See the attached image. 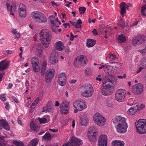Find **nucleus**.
Returning a JSON list of instances; mask_svg holds the SVG:
<instances>
[{
    "label": "nucleus",
    "mask_w": 146,
    "mask_h": 146,
    "mask_svg": "<svg viewBox=\"0 0 146 146\" xmlns=\"http://www.w3.org/2000/svg\"><path fill=\"white\" fill-rule=\"evenodd\" d=\"M117 58L116 57V56L114 54L111 53H109L108 54V56L107 57L106 59H108L110 61H113L115 59Z\"/></svg>",
    "instance_id": "c85d7f7f"
},
{
    "label": "nucleus",
    "mask_w": 146,
    "mask_h": 146,
    "mask_svg": "<svg viewBox=\"0 0 146 146\" xmlns=\"http://www.w3.org/2000/svg\"><path fill=\"white\" fill-rule=\"evenodd\" d=\"M33 71L36 72H39L40 70V66L39 64L32 65Z\"/></svg>",
    "instance_id": "72a5a7b5"
},
{
    "label": "nucleus",
    "mask_w": 146,
    "mask_h": 146,
    "mask_svg": "<svg viewBox=\"0 0 146 146\" xmlns=\"http://www.w3.org/2000/svg\"><path fill=\"white\" fill-rule=\"evenodd\" d=\"M74 65L77 68L80 67L81 66H83V65L81 64L80 62H79V61L77 58L74 61Z\"/></svg>",
    "instance_id": "e433bc0d"
},
{
    "label": "nucleus",
    "mask_w": 146,
    "mask_h": 146,
    "mask_svg": "<svg viewBox=\"0 0 146 146\" xmlns=\"http://www.w3.org/2000/svg\"><path fill=\"white\" fill-rule=\"evenodd\" d=\"M93 93V87L91 84L85 83L82 85L80 88L81 95L85 98L92 97Z\"/></svg>",
    "instance_id": "f03ea898"
},
{
    "label": "nucleus",
    "mask_w": 146,
    "mask_h": 146,
    "mask_svg": "<svg viewBox=\"0 0 146 146\" xmlns=\"http://www.w3.org/2000/svg\"><path fill=\"white\" fill-rule=\"evenodd\" d=\"M101 92L102 95L108 96L111 95L113 91L111 90V86L107 84L102 87Z\"/></svg>",
    "instance_id": "9d476101"
},
{
    "label": "nucleus",
    "mask_w": 146,
    "mask_h": 146,
    "mask_svg": "<svg viewBox=\"0 0 146 146\" xmlns=\"http://www.w3.org/2000/svg\"><path fill=\"white\" fill-rule=\"evenodd\" d=\"M38 120L39 121L40 124L45 123L48 122L46 119L45 118H38Z\"/></svg>",
    "instance_id": "37998d69"
},
{
    "label": "nucleus",
    "mask_w": 146,
    "mask_h": 146,
    "mask_svg": "<svg viewBox=\"0 0 146 146\" xmlns=\"http://www.w3.org/2000/svg\"><path fill=\"white\" fill-rule=\"evenodd\" d=\"M66 82V80H58V83L59 85L62 86L65 85Z\"/></svg>",
    "instance_id": "49530a36"
},
{
    "label": "nucleus",
    "mask_w": 146,
    "mask_h": 146,
    "mask_svg": "<svg viewBox=\"0 0 146 146\" xmlns=\"http://www.w3.org/2000/svg\"><path fill=\"white\" fill-rule=\"evenodd\" d=\"M138 38L141 44L143 42L146 40V37L144 35H142L139 36Z\"/></svg>",
    "instance_id": "79ce46f5"
},
{
    "label": "nucleus",
    "mask_w": 146,
    "mask_h": 146,
    "mask_svg": "<svg viewBox=\"0 0 146 146\" xmlns=\"http://www.w3.org/2000/svg\"><path fill=\"white\" fill-rule=\"evenodd\" d=\"M143 90V86L141 84H138L134 86L133 88V93L137 95L141 94Z\"/></svg>",
    "instance_id": "ddd939ff"
},
{
    "label": "nucleus",
    "mask_w": 146,
    "mask_h": 146,
    "mask_svg": "<svg viewBox=\"0 0 146 146\" xmlns=\"http://www.w3.org/2000/svg\"><path fill=\"white\" fill-rule=\"evenodd\" d=\"M30 128L33 130H35L36 129V127L35 126L34 122L31 121L30 124Z\"/></svg>",
    "instance_id": "8fccbe9b"
},
{
    "label": "nucleus",
    "mask_w": 146,
    "mask_h": 146,
    "mask_svg": "<svg viewBox=\"0 0 146 146\" xmlns=\"http://www.w3.org/2000/svg\"><path fill=\"white\" fill-rule=\"evenodd\" d=\"M49 130L53 132L54 133H56V132H57L58 131V129L55 130L54 129H49Z\"/></svg>",
    "instance_id": "680f3d73"
},
{
    "label": "nucleus",
    "mask_w": 146,
    "mask_h": 146,
    "mask_svg": "<svg viewBox=\"0 0 146 146\" xmlns=\"http://www.w3.org/2000/svg\"><path fill=\"white\" fill-rule=\"evenodd\" d=\"M39 140L38 139L35 138L32 139L30 142L35 146H36Z\"/></svg>",
    "instance_id": "a19ab883"
},
{
    "label": "nucleus",
    "mask_w": 146,
    "mask_h": 146,
    "mask_svg": "<svg viewBox=\"0 0 146 146\" xmlns=\"http://www.w3.org/2000/svg\"><path fill=\"white\" fill-rule=\"evenodd\" d=\"M138 51L141 53L143 55H146V50L145 49V48L143 49L138 50Z\"/></svg>",
    "instance_id": "3c124183"
},
{
    "label": "nucleus",
    "mask_w": 146,
    "mask_h": 146,
    "mask_svg": "<svg viewBox=\"0 0 146 146\" xmlns=\"http://www.w3.org/2000/svg\"><path fill=\"white\" fill-rule=\"evenodd\" d=\"M126 93V92L125 90L122 89L118 90L115 94V100L119 102L124 101L125 100Z\"/></svg>",
    "instance_id": "0eeeda50"
},
{
    "label": "nucleus",
    "mask_w": 146,
    "mask_h": 146,
    "mask_svg": "<svg viewBox=\"0 0 146 146\" xmlns=\"http://www.w3.org/2000/svg\"><path fill=\"white\" fill-rule=\"evenodd\" d=\"M132 44L134 46H136V45H139L140 43L138 38H134L133 39L132 42Z\"/></svg>",
    "instance_id": "ea45409f"
},
{
    "label": "nucleus",
    "mask_w": 146,
    "mask_h": 146,
    "mask_svg": "<svg viewBox=\"0 0 146 146\" xmlns=\"http://www.w3.org/2000/svg\"><path fill=\"white\" fill-rule=\"evenodd\" d=\"M126 77V74H125L123 75V76H117V77L119 78L122 79L123 77L124 78H125Z\"/></svg>",
    "instance_id": "052dcab7"
},
{
    "label": "nucleus",
    "mask_w": 146,
    "mask_h": 146,
    "mask_svg": "<svg viewBox=\"0 0 146 146\" xmlns=\"http://www.w3.org/2000/svg\"><path fill=\"white\" fill-rule=\"evenodd\" d=\"M58 60L54 55H51L50 57V62L52 64L54 65L58 63Z\"/></svg>",
    "instance_id": "cd10ccee"
},
{
    "label": "nucleus",
    "mask_w": 146,
    "mask_h": 146,
    "mask_svg": "<svg viewBox=\"0 0 146 146\" xmlns=\"http://www.w3.org/2000/svg\"><path fill=\"white\" fill-rule=\"evenodd\" d=\"M60 105V103L58 102V101H55V106L58 107Z\"/></svg>",
    "instance_id": "e2e57ef3"
},
{
    "label": "nucleus",
    "mask_w": 146,
    "mask_h": 146,
    "mask_svg": "<svg viewBox=\"0 0 146 146\" xmlns=\"http://www.w3.org/2000/svg\"><path fill=\"white\" fill-rule=\"evenodd\" d=\"M82 23V22L80 19L78 20V21L75 22V27L77 28H80L81 27V24Z\"/></svg>",
    "instance_id": "c03bdc74"
},
{
    "label": "nucleus",
    "mask_w": 146,
    "mask_h": 146,
    "mask_svg": "<svg viewBox=\"0 0 146 146\" xmlns=\"http://www.w3.org/2000/svg\"><path fill=\"white\" fill-rule=\"evenodd\" d=\"M52 106H46V107L43 108V110L42 111L44 112L45 111H50L51 110H52Z\"/></svg>",
    "instance_id": "de8ad7c7"
},
{
    "label": "nucleus",
    "mask_w": 146,
    "mask_h": 146,
    "mask_svg": "<svg viewBox=\"0 0 146 146\" xmlns=\"http://www.w3.org/2000/svg\"><path fill=\"white\" fill-rule=\"evenodd\" d=\"M107 138L106 135H100L98 140V146H107Z\"/></svg>",
    "instance_id": "2eb2a0df"
},
{
    "label": "nucleus",
    "mask_w": 146,
    "mask_h": 146,
    "mask_svg": "<svg viewBox=\"0 0 146 146\" xmlns=\"http://www.w3.org/2000/svg\"><path fill=\"white\" fill-rule=\"evenodd\" d=\"M136 130L139 134L146 133V119H139L135 123Z\"/></svg>",
    "instance_id": "20e7f679"
},
{
    "label": "nucleus",
    "mask_w": 146,
    "mask_h": 146,
    "mask_svg": "<svg viewBox=\"0 0 146 146\" xmlns=\"http://www.w3.org/2000/svg\"><path fill=\"white\" fill-rule=\"evenodd\" d=\"M93 119L94 123L100 127H103L106 124V119L102 114L96 113L93 116Z\"/></svg>",
    "instance_id": "39448f33"
},
{
    "label": "nucleus",
    "mask_w": 146,
    "mask_h": 146,
    "mask_svg": "<svg viewBox=\"0 0 146 146\" xmlns=\"http://www.w3.org/2000/svg\"><path fill=\"white\" fill-rule=\"evenodd\" d=\"M76 82V80L75 79H73L70 80L69 82L70 84H74Z\"/></svg>",
    "instance_id": "4d7b16f0"
},
{
    "label": "nucleus",
    "mask_w": 146,
    "mask_h": 146,
    "mask_svg": "<svg viewBox=\"0 0 146 146\" xmlns=\"http://www.w3.org/2000/svg\"><path fill=\"white\" fill-rule=\"evenodd\" d=\"M9 62L6 60H2L0 62V70H5L9 65Z\"/></svg>",
    "instance_id": "412c9836"
},
{
    "label": "nucleus",
    "mask_w": 146,
    "mask_h": 146,
    "mask_svg": "<svg viewBox=\"0 0 146 146\" xmlns=\"http://www.w3.org/2000/svg\"><path fill=\"white\" fill-rule=\"evenodd\" d=\"M126 120V118L120 115L117 116L113 119V123L117 125L115 128L117 133H124L127 131L128 125Z\"/></svg>",
    "instance_id": "f257e3e1"
},
{
    "label": "nucleus",
    "mask_w": 146,
    "mask_h": 146,
    "mask_svg": "<svg viewBox=\"0 0 146 146\" xmlns=\"http://www.w3.org/2000/svg\"><path fill=\"white\" fill-rule=\"evenodd\" d=\"M79 62L83 66H85L87 63L88 60L86 57L84 55H81L77 58Z\"/></svg>",
    "instance_id": "4be33fe9"
},
{
    "label": "nucleus",
    "mask_w": 146,
    "mask_h": 146,
    "mask_svg": "<svg viewBox=\"0 0 146 146\" xmlns=\"http://www.w3.org/2000/svg\"><path fill=\"white\" fill-rule=\"evenodd\" d=\"M94 133H97V130L94 127H92L89 129L88 132V135Z\"/></svg>",
    "instance_id": "c756f323"
},
{
    "label": "nucleus",
    "mask_w": 146,
    "mask_h": 146,
    "mask_svg": "<svg viewBox=\"0 0 146 146\" xmlns=\"http://www.w3.org/2000/svg\"><path fill=\"white\" fill-rule=\"evenodd\" d=\"M9 104L8 102H7L5 104V108L6 109L8 110L9 107Z\"/></svg>",
    "instance_id": "13d9d810"
},
{
    "label": "nucleus",
    "mask_w": 146,
    "mask_h": 146,
    "mask_svg": "<svg viewBox=\"0 0 146 146\" xmlns=\"http://www.w3.org/2000/svg\"><path fill=\"white\" fill-rule=\"evenodd\" d=\"M58 80H66L65 73L64 72L60 73L58 76Z\"/></svg>",
    "instance_id": "473e14b6"
},
{
    "label": "nucleus",
    "mask_w": 146,
    "mask_h": 146,
    "mask_svg": "<svg viewBox=\"0 0 146 146\" xmlns=\"http://www.w3.org/2000/svg\"><path fill=\"white\" fill-rule=\"evenodd\" d=\"M118 40L120 43H125L126 41V37L124 35L121 34L118 35Z\"/></svg>",
    "instance_id": "bb28decb"
},
{
    "label": "nucleus",
    "mask_w": 146,
    "mask_h": 146,
    "mask_svg": "<svg viewBox=\"0 0 146 146\" xmlns=\"http://www.w3.org/2000/svg\"><path fill=\"white\" fill-rule=\"evenodd\" d=\"M18 13L19 16L22 18H25L26 16L25 6L23 3H20L19 5Z\"/></svg>",
    "instance_id": "9b49d317"
},
{
    "label": "nucleus",
    "mask_w": 146,
    "mask_h": 146,
    "mask_svg": "<svg viewBox=\"0 0 146 146\" xmlns=\"http://www.w3.org/2000/svg\"><path fill=\"white\" fill-rule=\"evenodd\" d=\"M138 110H140L138 108V106L136 105L131 107L127 111L128 114L130 115H133L137 112Z\"/></svg>",
    "instance_id": "6ab92c4d"
},
{
    "label": "nucleus",
    "mask_w": 146,
    "mask_h": 146,
    "mask_svg": "<svg viewBox=\"0 0 146 146\" xmlns=\"http://www.w3.org/2000/svg\"><path fill=\"white\" fill-rule=\"evenodd\" d=\"M63 25H64V28H66V27H67V26H68L69 27H70V25L68 23H65V24H64Z\"/></svg>",
    "instance_id": "0e129e2a"
},
{
    "label": "nucleus",
    "mask_w": 146,
    "mask_h": 146,
    "mask_svg": "<svg viewBox=\"0 0 146 146\" xmlns=\"http://www.w3.org/2000/svg\"><path fill=\"white\" fill-rule=\"evenodd\" d=\"M88 137L92 141H95L96 139L97 133H94L91 134H89L88 135Z\"/></svg>",
    "instance_id": "7c9ffc66"
},
{
    "label": "nucleus",
    "mask_w": 146,
    "mask_h": 146,
    "mask_svg": "<svg viewBox=\"0 0 146 146\" xmlns=\"http://www.w3.org/2000/svg\"><path fill=\"white\" fill-rule=\"evenodd\" d=\"M5 138H6L5 136H1L0 137V141L3 142H4Z\"/></svg>",
    "instance_id": "6e6d98bb"
},
{
    "label": "nucleus",
    "mask_w": 146,
    "mask_h": 146,
    "mask_svg": "<svg viewBox=\"0 0 146 146\" xmlns=\"http://www.w3.org/2000/svg\"><path fill=\"white\" fill-rule=\"evenodd\" d=\"M11 32L14 35H15L17 33V31L15 29H13L12 30Z\"/></svg>",
    "instance_id": "69168bd1"
},
{
    "label": "nucleus",
    "mask_w": 146,
    "mask_h": 146,
    "mask_svg": "<svg viewBox=\"0 0 146 146\" xmlns=\"http://www.w3.org/2000/svg\"><path fill=\"white\" fill-rule=\"evenodd\" d=\"M118 26L120 28H122L124 26L127 25V24L125 25L123 20H122L120 23L118 24Z\"/></svg>",
    "instance_id": "603ef678"
},
{
    "label": "nucleus",
    "mask_w": 146,
    "mask_h": 146,
    "mask_svg": "<svg viewBox=\"0 0 146 146\" xmlns=\"http://www.w3.org/2000/svg\"><path fill=\"white\" fill-rule=\"evenodd\" d=\"M125 143L123 141L115 140L112 141L111 145L113 146H124Z\"/></svg>",
    "instance_id": "b1692460"
},
{
    "label": "nucleus",
    "mask_w": 146,
    "mask_h": 146,
    "mask_svg": "<svg viewBox=\"0 0 146 146\" xmlns=\"http://www.w3.org/2000/svg\"><path fill=\"white\" fill-rule=\"evenodd\" d=\"M15 35V37L17 38H19L20 36V34L19 33H17Z\"/></svg>",
    "instance_id": "338daca9"
},
{
    "label": "nucleus",
    "mask_w": 146,
    "mask_h": 146,
    "mask_svg": "<svg viewBox=\"0 0 146 146\" xmlns=\"http://www.w3.org/2000/svg\"><path fill=\"white\" fill-rule=\"evenodd\" d=\"M96 41L92 39H88L87 40L86 46L88 47H91L94 46L95 44Z\"/></svg>",
    "instance_id": "a878e982"
},
{
    "label": "nucleus",
    "mask_w": 146,
    "mask_h": 146,
    "mask_svg": "<svg viewBox=\"0 0 146 146\" xmlns=\"http://www.w3.org/2000/svg\"><path fill=\"white\" fill-rule=\"evenodd\" d=\"M55 72L53 69H49L46 71L45 77L46 82H49L51 81L54 76Z\"/></svg>",
    "instance_id": "4468645a"
},
{
    "label": "nucleus",
    "mask_w": 146,
    "mask_h": 146,
    "mask_svg": "<svg viewBox=\"0 0 146 146\" xmlns=\"http://www.w3.org/2000/svg\"><path fill=\"white\" fill-rule=\"evenodd\" d=\"M141 15L144 16H146V5H143L141 11Z\"/></svg>",
    "instance_id": "4c0bfd02"
},
{
    "label": "nucleus",
    "mask_w": 146,
    "mask_h": 146,
    "mask_svg": "<svg viewBox=\"0 0 146 146\" xmlns=\"http://www.w3.org/2000/svg\"><path fill=\"white\" fill-rule=\"evenodd\" d=\"M142 65L146 68V58H143L141 60Z\"/></svg>",
    "instance_id": "864d4df0"
},
{
    "label": "nucleus",
    "mask_w": 146,
    "mask_h": 146,
    "mask_svg": "<svg viewBox=\"0 0 146 146\" xmlns=\"http://www.w3.org/2000/svg\"><path fill=\"white\" fill-rule=\"evenodd\" d=\"M0 99L2 101H5L6 100V98L4 96H1L0 97Z\"/></svg>",
    "instance_id": "774afa93"
},
{
    "label": "nucleus",
    "mask_w": 146,
    "mask_h": 146,
    "mask_svg": "<svg viewBox=\"0 0 146 146\" xmlns=\"http://www.w3.org/2000/svg\"><path fill=\"white\" fill-rule=\"evenodd\" d=\"M2 127L6 130L9 131L10 129V127L8 123L6 121L3 119L1 120L0 121Z\"/></svg>",
    "instance_id": "393cba45"
},
{
    "label": "nucleus",
    "mask_w": 146,
    "mask_h": 146,
    "mask_svg": "<svg viewBox=\"0 0 146 146\" xmlns=\"http://www.w3.org/2000/svg\"><path fill=\"white\" fill-rule=\"evenodd\" d=\"M70 103L67 101H63L60 106V110L62 114H67L70 109Z\"/></svg>",
    "instance_id": "1a4fd4ad"
},
{
    "label": "nucleus",
    "mask_w": 146,
    "mask_h": 146,
    "mask_svg": "<svg viewBox=\"0 0 146 146\" xmlns=\"http://www.w3.org/2000/svg\"><path fill=\"white\" fill-rule=\"evenodd\" d=\"M106 106L108 108H111L113 107V104L111 102L108 100H106L105 102Z\"/></svg>",
    "instance_id": "58836bf2"
},
{
    "label": "nucleus",
    "mask_w": 146,
    "mask_h": 146,
    "mask_svg": "<svg viewBox=\"0 0 146 146\" xmlns=\"http://www.w3.org/2000/svg\"><path fill=\"white\" fill-rule=\"evenodd\" d=\"M46 63L45 62H43L42 66L41 71V74L42 75H44V72L46 70Z\"/></svg>",
    "instance_id": "c9c22d12"
},
{
    "label": "nucleus",
    "mask_w": 146,
    "mask_h": 146,
    "mask_svg": "<svg viewBox=\"0 0 146 146\" xmlns=\"http://www.w3.org/2000/svg\"><path fill=\"white\" fill-rule=\"evenodd\" d=\"M42 100V97L41 96L37 97L35 100L34 102L32 103L31 106L30 107V111L32 112L38 104L39 101H41Z\"/></svg>",
    "instance_id": "f3484780"
},
{
    "label": "nucleus",
    "mask_w": 146,
    "mask_h": 146,
    "mask_svg": "<svg viewBox=\"0 0 146 146\" xmlns=\"http://www.w3.org/2000/svg\"><path fill=\"white\" fill-rule=\"evenodd\" d=\"M129 5H127L125 3L122 2L120 4L121 12L120 13L122 15H123L126 12V8L128 10Z\"/></svg>",
    "instance_id": "5701e85b"
},
{
    "label": "nucleus",
    "mask_w": 146,
    "mask_h": 146,
    "mask_svg": "<svg viewBox=\"0 0 146 146\" xmlns=\"http://www.w3.org/2000/svg\"><path fill=\"white\" fill-rule=\"evenodd\" d=\"M40 37L43 46L45 47H48L51 38L50 33L46 30L42 29L40 32Z\"/></svg>",
    "instance_id": "7ed1b4c3"
},
{
    "label": "nucleus",
    "mask_w": 146,
    "mask_h": 146,
    "mask_svg": "<svg viewBox=\"0 0 146 146\" xmlns=\"http://www.w3.org/2000/svg\"><path fill=\"white\" fill-rule=\"evenodd\" d=\"M32 18L38 23H44L47 21V18L42 13L38 11L33 12L31 14Z\"/></svg>",
    "instance_id": "423d86ee"
},
{
    "label": "nucleus",
    "mask_w": 146,
    "mask_h": 146,
    "mask_svg": "<svg viewBox=\"0 0 146 146\" xmlns=\"http://www.w3.org/2000/svg\"><path fill=\"white\" fill-rule=\"evenodd\" d=\"M86 9L84 7H81L79 8V11L80 14H83L85 11Z\"/></svg>",
    "instance_id": "09e8293b"
},
{
    "label": "nucleus",
    "mask_w": 146,
    "mask_h": 146,
    "mask_svg": "<svg viewBox=\"0 0 146 146\" xmlns=\"http://www.w3.org/2000/svg\"><path fill=\"white\" fill-rule=\"evenodd\" d=\"M93 34L94 35H98V33L96 29H94L92 31Z\"/></svg>",
    "instance_id": "5fc2aeb1"
},
{
    "label": "nucleus",
    "mask_w": 146,
    "mask_h": 146,
    "mask_svg": "<svg viewBox=\"0 0 146 146\" xmlns=\"http://www.w3.org/2000/svg\"><path fill=\"white\" fill-rule=\"evenodd\" d=\"M13 143L17 146H24V143L18 140H14L13 141Z\"/></svg>",
    "instance_id": "f704fd0d"
},
{
    "label": "nucleus",
    "mask_w": 146,
    "mask_h": 146,
    "mask_svg": "<svg viewBox=\"0 0 146 146\" xmlns=\"http://www.w3.org/2000/svg\"><path fill=\"white\" fill-rule=\"evenodd\" d=\"M51 135L49 133H46L43 137V138L44 140H49L51 139Z\"/></svg>",
    "instance_id": "a18cd8bd"
},
{
    "label": "nucleus",
    "mask_w": 146,
    "mask_h": 146,
    "mask_svg": "<svg viewBox=\"0 0 146 146\" xmlns=\"http://www.w3.org/2000/svg\"><path fill=\"white\" fill-rule=\"evenodd\" d=\"M80 123L82 126H86L88 122L89 119L86 115H83L80 118Z\"/></svg>",
    "instance_id": "a211bd4d"
},
{
    "label": "nucleus",
    "mask_w": 146,
    "mask_h": 146,
    "mask_svg": "<svg viewBox=\"0 0 146 146\" xmlns=\"http://www.w3.org/2000/svg\"><path fill=\"white\" fill-rule=\"evenodd\" d=\"M31 62L32 65L39 64V61L38 58L36 57H34L32 58Z\"/></svg>",
    "instance_id": "2f4dec72"
},
{
    "label": "nucleus",
    "mask_w": 146,
    "mask_h": 146,
    "mask_svg": "<svg viewBox=\"0 0 146 146\" xmlns=\"http://www.w3.org/2000/svg\"><path fill=\"white\" fill-rule=\"evenodd\" d=\"M100 75H98V77H96V80H98L99 82H101L102 81V79L100 78Z\"/></svg>",
    "instance_id": "bf43d9fd"
},
{
    "label": "nucleus",
    "mask_w": 146,
    "mask_h": 146,
    "mask_svg": "<svg viewBox=\"0 0 146 146\" xmlns=\"http://www.w3.org/2000/svg\"><path fill=\"white\" fill-rule=\"evenodd\" d=\"M55 48L57 50L61 51L64 48V44L62 42L58 41L56 42L54 45Z\"/></svg>",
    "instance_id": "aec40b11"
},
{
    "label": "nucleus",
    "mask_w": 146,
    "mask_h": 146,
    "mask_svg": "<svg viewBox=\"0 0 146 146\" xmlns=\"http://www.w3.org/2000/svg\"><path fill=\"white\" fill-rule=\"evenodd\" d=\"M73 107L75 108H78L82 111L87 108L86 102L82 99L74 101Z\"/></svg>",
    "instance_id": "6e6552de"
},
{
    "label": "nucleus",
    "mask_w": 146,
    "mask_h": 146,
    "mask_svg": "<svg viewBox=\"0 0 146 146\" xmlns=\"http://www.w3.org/2000/svg\"><path fill=\"white\" fill-rule=\"evenodd\" d=\"M6 5L8 11H10L11 15L14 16V13L15 12L16 9V5L15 2L13 3L12 5H10L9 3H7Z\"/></svg>",
    "instance_id": "f8f14e48"
},
{
    "label": "nucleus",
    "mask_w": 146,
    "mask_h": 146,
    "mask_svg": "<svg viewBox=\"0 0 146 146\" xmlns=\"http://www.w3.org/2000/svg\"><path fill=\"white\" fill-rule=\"evenodd\" d=\"M71 141L70 146H78L82 144V142L81 140L77 139L75 137H73L71 138Z\"/></svg>",
    "instance_id": "dca6fc26"
}]
</instances>
